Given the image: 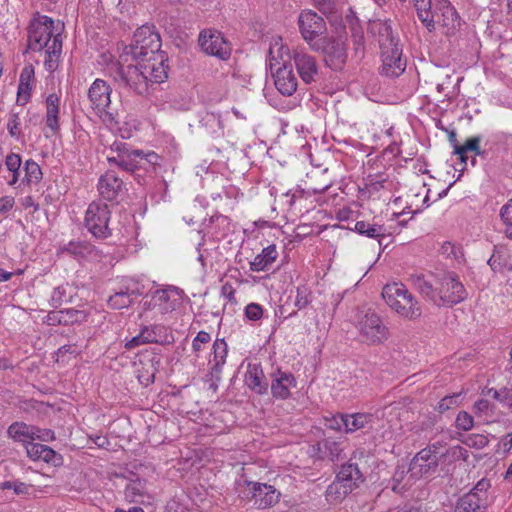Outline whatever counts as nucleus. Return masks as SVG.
<instances>
[{
  "label": "nucleus",
  "instance_id": "obj_1",
  "mask_svg": "<svg viewBox=\"0 0 512 512\" xmlns=\"http://www.w3.org/2000/svg\"><path fill=\"white\" fill-rule=\"evenodd\" d=\"M129 63L119 57V60L109 67V74L120 89L133 92L136 95L148 96L154 85L165 82L168 78L169 67L134 60Z\"/></svg>",
  "mask_w": 512,
  "mask_h": 512
},
{
  "label": "nucleus",
  "instance_id": "obj_2",
  "mask_svg": "<svg viewBox=\"0 0 512 512\" xmlns=\"http://www.w3.org/2000/svg\"><path fill=\"white\" fill-rule=\"evenodd\" d=\"M54 20L46 15L36 13L27 28V50L40 52L45 49V69L54 72L60 62L62 53L61 33H54Z\"/></svg>",
  "mask_w": 512,
  "mask_h": 512
},
{
  "label": "nucleus",
  "instance_id": "obj_3",
  "mask_svg": "<svg viewBox=\"0 0 512 512\" xmlns=\"http://www.w3.org/2000/svg\"><path fill=\"white\" fill-rule=\"evenodd\" d=\"M120 58L124 61L140 60L160 67H169L166 52L161 50V38L153 27H139L132 42L125 46Z\"/></svg>",
  "mask_w": 512,
  "mask_h": 512
},
{
  "label": "nucleus",
  "instance_id": "obj_4",
  "mask_svg": "<svg viewBox=\"0 0 512 512\" xmlns=\"http://www.w3.org/2000/svg\"><path fill=\"white\" fill-rule=\"evenodd\" d=\"M382 297L392 310L405 319L414 320L422 314L419 302L402 283L386 284Z\"/></svg>",
  "mask_w": 512,
  "mask_h": 512
},
{
  "label": "nucleus",
  "instance_id": "obj_5",
  "mask_svg": "<svg viewBox=\"0 0 512 512\" xmlns=\"http://www.w3.org/2000/svg\"><path fill=\"white\" fill-rule=\"evenodd\" d=\"M235 492L245 502L254 501L258 509H266L275 506L281 493L272 485L241 478L235 482Z\"/></svg>",
  "mask_w": 512,
  "mask_h": 512
},
{
  "label": "nucleus",
  "instance_id": "obj_6",
  "mask_svg": "<svg viewBox=\"0 0 512 512\" xmlns=\"http://www.w3.org/2000/svg\"><path fill=\"white\" fill-rule=\"evenodd\" d=\"M365 481L357 464L347 463L341 466L335 480L327 487L326 499L340 502Z\"/></svg>",
  "mask_w": 512,
  "mask_h": 512
},
{
  "label": "nucleus",
  "instance_id": "obj_7",
  "mask_svg": "<svg viewBox=\"0 0 512 512\" xmlns=\"http://www.w3.org/2000/svg\"><path fill=\"white\" fill-rule=\"evenodd\" d=\"M447 456L439 442L428 445L411 459L407 472L414 480L427 477L437 471L440 461Z\"/></svg>",
  "mask_w": 512,
  "mask_h": 512
},
{
  "label": "nucleus",
  "instance_id": "obj_8",
  "mask_svg": "<svg viewBox=\"0 0 512 512\" xmlns=\"http://www.w3.org/2000/svg\"><path fill=\"white\" fill-rule=\"evenodd\" d=\"M356 328L361 342L367 345L382 344L389 337V330L381 317L371 310L358 317Z\"/></svg>",
  "mask_w": 512,
  "mask_h": 512
},
{
  "label": "nucleus",
  "instance_id": "obj_9",
  "mask_svg": "<svg viewBox=\"0 0 512 512\" xmlns=\"http://www.w3.org/2000/svg\"><path fill=\"white\" fill-rule=\"evenodd\" d=\"M111 211L106 203L93 201L85 214V226L96 238H108L112 232L109 228Z\"/></svg>",
  "mask_w": 512,
  "mask_h": 512
},
{
  "label": "nucleus",
  "instance_id": "obj_10",
  "mask_svg": "<svg viewBox=\"0 0 512 512\" xmlns=\"http://www.w3.org/2000/svg\"><path fill=\"white\" fill-rule=\"evenodd\" d=\"M111 92L112 89L109 84L102 79L94 80L88 90V98L91 102L92 108L97 111V113L101 114L104 122H108L110 124L118 123L115 120L113 113L108 111L111 103Z\"/></svg>",
  "mask_w": 512,
  "mask_h": 512
},
{
  "label": "nucleus",
  "instance_id": "obj_11",
  "mask_svg": "<svg viewBox=\"0 0 512 512\" xmlns=\"http://www.w3.org/2000/svg\"><path fill=\"white\" fill-rule=\"evenodd\" d=\"M315 51H321L325 64L334 71L343 69L347 59V51L344 42L339 39H324L322 45L318 42L311 45Z\"/></svg>",
  "mask_w": 512,
  "mask_h": 512
},
{
  "label": "nucleus",
  "instance_id": "obj_12",
  "mask_svg": "<svg viewBox=\"0 0 512 512\" xmlns=\"http://www.w3.org/2000/svg\"><path fill=\"white\" fill-rule=\"evenodd\" d=\"M438 284L440 306H451L466 298L465 288L454 273L445 274L439 279Z\"/></svg>",
  "mask_w": 512,
  "mask_h": 512
},
{
  "label": "nucleus",
  "instance_id": "obj_13",
  "mask_svg": "<svg viewBox=\"0 0 512 512\" xmlns=\"http://www.w3.org/2000/svg\"><path fill=\"white\" fill-rule=\"evenodd\" d=\"M298 26L302 38L310 45L327 30L325 20L311 9L301 11L298 16Z\"/></svg>",
  "mask_w": 512,
  "mask_h": 512
},
{
  "label": "nucleus",
  "instance_id": "obj_14",
  "mask_svg": "<svg viewBox=\"0 0 512 512\" xmlns=\"http://www.w3.org/2000/svg\"><path fill=\"white\" fill-rule=\"evenodd\" d=\"M199 45L208 55L216 56L222 60L230 57L231 48L219 31H202L199 35Z\"/></svg>",
  "mask_w": 512,
  "mask_h": 512
},
{
  "label": "nucleus",
  "instance_id": "obj_15",
  "mask_svg": "<svg viewBox=\"0 0 512 512\" xmlns=\"http://www.w3.org/2000/svg\"><path fill=\"white\" fill-rule=\"evenodd\" d=\"M292 59L298 75L305 84L315 82L319 76V66L314 56L302 49L293 51Z\"/></svg>",
  "mask_w": 512,
  "mask_h": 512
},
{
  "label": "nucleus",
  "instance_id": "obj_16",
  "mask_svg": "<svg viewBox=\"0 0 512 512\" xmlns=\"http://www.w3.org/2000/svg\"><path fill=\"white\" fill-rule=\"evenodd\" d=\"M382 65L380 74L389 78H396L406 69V60L402 58L401 47L381 51Z\"/></svg>",
  "mask_w": 512,
  "mask_h": 512
},
{
  "label": "nucleus",
  "instance_id": "obj_17",
  "mask_svg": "<svg viewBox=\"0 0 512 512\" xmlns=\"http://www.w3.org/2000/svg\"><path fill=\"white\" fill-rule=\"evenodd\" d=\"M271 73L274 77L275 87L283 96H291L296 92L298 79L289 62L283 61L282 66L277 67Z\"/></svg>",
  "mask_w": 512,
  "mask_h": 512
},
{
  "label": "nucleus",
  "instance_id": "obj_18",
  "mask_svg": "<svg viewBox=\"0 0 512 512\" xmlns=\"http://www.w3.org/2000/svg\"><path fill=\"white\" fill-rule=\"evenodd\" d=\"M98 191L101 197L107 201L118 202L119 198L124 194L125 186L122 179L117 177L115 172L107 171L98 181Z\"/></svg>",
  "mask_w": 512,
  "mask_h": 512
},
{
  "label": "nucleus",
  "instance_id": "obj_19",
  "mask_svg": "<svg viewBox=\"0 0 512 512\" xmlns=\"http://www.w3.org/2000/svg\"><path fill=\"white\" fill-rule=\"evenodd\" d=\"M296 384V378L291 372L277 369L271 374V394L276 399H288L291 396L290 389L295 388Z\"/></svg>",
  "mask_w": 512,
  "mask_h": 512
},
{
  "label": "nucleus",
  "instance_id": "obj_20",
  "mask_svg": "<svg viewBox=\"0 0 512 512\" xmlns=\"http://www.w3.org/2000/svg\"><path fill=\"white\" fill-rule=\"evenodd\" d=\"M371 33L377 38L380 50L399 47L398 39L394 36L392 26L387 21H373L370 24Z\"/></svg>",
  "mask_w": 512,
  "mask_h": 512
},
{
  "label": "nucleus",
  "instance_id": "obj_21",
  "mask_svg": "<svg viewBox=\"0 0 512 512\" xmlns=\"http://www.w3.org/2000/svg\"><path fill=\"white\" fill-rule=\"evenodd\" d=\"M435 27L440 25L448 29H455L459 25V16L448 0L435 1Z\"/></svg>",
  "mask_w": 512,
  "mask_h": 512
},
{
  "label": "nucleus",
  "instance_id": "obj_22",
  "mask_svg": "<svg viewBox=\"0 0 512 512\" xmlns=\"http://www.w3.org/2000/svg\"><path fill=\"white\" fill-rule=\"evenodd\" d=\"M58 254H67L77 260L99 257V251L86 241H69L59 247Z\"/></svg>",
  "mask_w": 512,
  "mask_h": 512
},
{
  "label": "nucleus",
  "instance_id": "obj_23",
  "mask_svg": "<svg viewBox=\"0 0 512 512\" xmlns=\"http://www.w3.org/2000/svg\"><path fill=\"white\" fill-rule=\"evenodd\" d=\"M487 503L483 495L468 492L460 497L456 503L455 512H486Z\"/></svg>",
  "mask_w": 512,
  "mask_h": 512
},
{
  "label": "nucleus",
  "instance_id": "obj_24",
  "mask_svg": "<svg viewBox=\"0 0 512 512\" xmlns=\"http://www.w3.org/2000/svg\"><path fill=\"white\" fill-rule=\"evenodd\" d=\"M245 381L249 389L259 395H263L268 392L269 383L259 365L248 366Z\"/></svg>",
  "mask_w": 512,
  "mask_h": 512
},
{
  "label": "nucleus",
  "instance_id": "obj_25",
  "mask_svg": "<svg viewBox=\"0 0 512 512\" xmlns=\"http://www.w3.org/2000/svg\"><path fill=\"white\" fill-rule=\"evenodd\" d=\"M34 81V67L31 64L25 65L20 73L17 94V102H21V105H25L29 101Z\"/></svg>",
  "mask_w": 512,
  "mask_h": 512
},
{
  "label": "nucleus",
  "instance_id": "obj_26",
  "mask_svg": "<svg viewBox=\"0 0 512 512\" xmlns=\"http://www.w3.org/2000/svg\"><path fill=\"white\" fill-rule=\"evenodd\" d=\"M414 8L418 19L429 32L435 30V1L434 0H413Z\"/></svg>",
  "mask_w": 512,
  "mask_h": 512
},
{
  "label": "nucleus",
  "instance_id": "obj_27",
  "mask_svg": "<svg viewBox=\"0 0 512 512\" xmlns=\"http://www.w3.org/2000/svg\"><path fill=\"white\" fill-rule=\"evenodd\" d=\"M414 288L425 298L433 302L435 305L440 306L438 287H434L432 282L426 279L422 274H413L410 276Z\"/></svg>",
  "mask_w": 512,
  "mask_h": 512
},
{
  "label": "nucleus",
  "instance_id": "obj_28",
  "mask_svg": "<svg viewBox=\"0 0 512 512\" xmlns=\"http://www.w3.org/2000/svg\"><path fill=\"white\" fill-rule=\"evenodd\" d=\"M34 425L16 421L9 425L7 435L13 441L23 444L25 447L34 441Z\"/></svg>",
  "mask_w": 512,
  "mask_h": 512
},
{
  "label": "nucleus",
  "instance_id": "obj_29",
  "mask_svg": "<svg viewBox=\"0 0 512 512\" xmlns=\"http://www.w3.org/2000/svg\"><path fill=\"white\" fill-rule=\"evenodd\" d=\"M278 252L275 245H270L262 250L260 254L255 256L250 262V270L260 272L268 270L277 259Z\"/></svg>",
  "mask_w": 512,
  "mask_h": 512
},
{
  "label": "nucleus",
  "instance_id": "obj_30",
  "mask_svg": "<svg viewBox=\"0 0 512 512\" xmlns=\"http://www.w3.org/2000/svg\"><path fill=\"white\" fill-rule=\"evenodd\" d=\"M228 353L227 344L224 339H217L213 344V358L209 361L211 364V374L219 378L222 367L226 362Z\"/></svg>",
  "mask_w": 512,
  "mask_h": 512
},
{
  "label": "nucleus",
  "instance_id": "obj_31",
  "mask_svg": "<svg viewBox=\"0 0 512 512\" xmlns=\"http://www.w3.org/2000/svg\"><path fill=\"white\" fill-rule=\"evenodd\" d=\"M200 128L207 135L220 136L223 134L224 125L221 115L214 112H205L200 118Z\"/></svg>",
  "mask_w": 512,
  "mask_h": 512
},
{
  "label": "nucleus",
  "instance_id": "obj_32",
  "mask_svg": "<svg viewBox=\"0 0 512 512\" xmlns=\"http://www.w3.org/2000/svg\"><path fill=\"white\" fill-rule=\"evenodd\" d=\"M59 97L53 93L46 98V125L53 131L59 130Z\"/></svg>",
  "mask_w": 512,
  "mask_h": 512
},
{
  "label": "nucleus",
  "instance_id": "obj_33",
  "mask_svg": "<svg viewBox=\"0 0 512 512\" xmlns=\"http://www.w3.org/2000/svg\"><path fill=\"white\" fill-rule=\"evenodd\" d=\"M481 136H473L468 138L463 145L456 146V154L459 156V159L462 163H466L468 156V152H473L475 156H481L485 158L486 151L480 149Z\"/></svg>",
  "mask_w": 512,
  "mask_h": 512
},
{
  "label": "nucleus",
  "instance_id": "obj_34",
  "mask_svg": "<svg viewBox=\"0 0 512 512\" xmlns=\"http://www.w3.org/2000/svg\"><path fill=\"white\" fill-rule=\"evenodd\" d=\"M373 415L369 413L346 414L345 433H353L373 423Z\"/></svg>",
  "mask_w": 512,
  "mask_h": 512
},
{
  "label": "nucleus",
  "instance_id": "obj_35",
  "mask_svg": "<svg viewBox=\"0 0 512 512\" xmlns=\"http://www.w3.org/2000/svg\"><path fill=\"white\" fill-rule=\"evenodd\" d=\"M292 57L289 54L288 48L284 47L281 43L275 42L269 47L268 62L271 72L279 66H282L283 61L289 62Z\"/></svg>",
  "mask_w": 512,
  "mask_h": 512
},
{
  "label": "nucleus",
  "instance_id": "obj_36",
  "mask_svg": "<svg viewBox=\"0 0 512 512\" xmlns=\"http://www.w3.org/2000/svg\"><path fill=\"white\" fill-rule=\"evenodd\" d=\"M146 480L136 478L131 480L125 487V498L129 502H141L147 496Z\"/></svg>",
  "mask_w": 512,
  "mask_h": 512
},
{
  "label": "nucleus",
  "instance_id": "obj_37",
  "mask_svg": "<svg viewBox=\"0 0 512 512\" xmlns=\"http://www.w3.org/2000/svg\"><path fill=\"white\" fill-rule=\"evenodd\" d=\"M354 230L360 235L378 239L380 246L383 244V239L386 237V229L383 226L372 225L365 221H357Z\"/></svg>",
  "mask_w": 512,
  "mask_h": 512
},
{
  "label": "nucleus",
  "instance_id": "obj_38",
  "mask_svg": "<svg viewBox=\"0 0 512 512\" xmlns=\"http://www.w3.org/2000/svg\"><path fill=\"white\" fill-rule=\"evenodd\" d=\"M24 177L21 179L20 185L37 184L42 179V170L37 162L32 159L26 160L24 163Z\"/></svg>",
  "mask_w": 512,
  "mask_h": 512
},
{
  "label": "nucleus",
  "instance_id": "obj_39",
  "mask_svg": "<svg viewBox=\"0 0 512 512\" xmlns=\"http://www.w3.org/2000/svg\"><path fill=\"white\" fill-rule=\"evenodd\" d=\"M487 264L493 271L503 272L504 270L512 271V258L507 256L503 251L495 250L487 261Z\"/></svg>",
  "mask_w": 512,
  "mask_h": 512
},
{
  "label": "nucleus",
  "instance_id": "obj_40",
  "mask_svg": "<svg viewBox=\"0 0 512 512\" xmlns=\"http://www.w3.org/2000/svg\"><path fill=\"white\" fill-rule=\"evenodd\" d=\"M22 160L19 154L9 153L5 158V166L11 177L7 180L8 185L14 186L20 177V167Z\"/></svg>",
  "mask_w": 512,
  "mask_h": 512
},
{
  "label": "nucleus",
  "instance_id": "obj_41",
  "mask_svg": "<svg viewBox=\"0 0 512 512\" xmlns=\"http://www.w3.org/2000/svg\"><path fill=\"white\" fill-rule=\"evenodd\" d=\"M316 446L318 451L322 453L321 458L328 457L332 461L338 459L342 451L340 444L332 439L320 441Z\"/></svg>",
  "mask_w": 512,
  "mask_h": 512
},
{
  "label": "nucleus",
  "instance_id": "obj_42",
  "mask_svg": "<svg viewBox=\"0 0 512 512\" xmlns=\"http://www.w3.org/2000/svg\"><path fill=\"white\" fill-rule=\"evenodd\" d=\"M110 163H115L117 166L125 171L133 172L137 169L144 168L141 163L139 156L127 155L120 158L108 157Z\"/></svg>",
  "mask_w": 512,
  "mask_h": 512
},
{
  "label": "nucleus",
  "instance_id": "obj_43",
  "mask_svg": "<svg viewBox=\"0 0 512 512\" xmlns=\"http://www.w3.org/2000/svg\"><path fill=\"white\" fill-rule=\"evenodd\" d=\"M132 294H134V292H132L131 294L128 293L127 291L117 292L109 297L108 305L113 309L127 308L133 302L131 297Z\"/></svg>",
  "mask_w": 512,
  "mask_h": 512
},
{
  "label": "nucleus",
  "instance_id": "obj_44",
  "mask_svg": "<svg viewBox=\"0 0 512 512\" xmlns=\"http://www.w3.org/2000/svg\"><path fill=\"white\" fill-rule=\"evenodd\" d=\"M7 130L11 137L17 140L21 138L22 130L20 112H17L15 110L11 111L7 121Z\"/></svg>",
  "mask_w": 512,
  "mask_h": 512
},
{
  "label": "nucleus",
  "instance_id": "obj_45",
  "mask_svg": "<svg viewBox=\"0 0 512 512\" xmlns=\"http://www.w3.org/2000/svg\"><path fill=\"white\" fill-rule=\"evenodd\" d=\"M460 396H461V393H454L452 395H447V396L443 397L438 402L436 410L439 413H445L446 411H448L450 409H454V408L458 407L461 403Z\"/></svg>",
  "mask_w": 512,
  "mask_h": 512
},
{
  "label": "nucleus",
  "instance_id": "obj_46",
  "mask_svg": "<svg viewBox=\"0 0 512 512\" xmlns=\"http://www.w3.org/2000/svg\"><path fill=\"white\" fill-rule=\"evenodd\" d=\"M62 320L67 321L66 325L80 323L86 320L87 314L82 310H76L73 308L60 310Z\"/></svg>",
  "mask_w": 512,
  "mask_h": 512
},
{
  "label": "nucleus",
  "instance_id": "obj_47",
  "mask_svg": "<svg viewBox=\"0 0 512 512\" xmlns=\"http://www.w3.org/2000/svg\"><path fill=\"white\" fill-rule=\"evenodd\" d=\"M311 302V291L310 289L303 285L297 287L296 291V299H295V306L301 310L307 307Z\"/></svg>",
  "mask_w": 512,
  "mask_h": 512
},
{
  "label": "nucleus",
  "instance_id": "obj_48",
  "mask_svg": "<svg viewBox=\"0 0 512 512\" xmlns=\"http://www.w3.org/2000/svg\"><path fill=\"white\" fill-rule=\"evenodd\" d=\"M440 253L446 258L459 261L463 258L462 249L451 242H444L441 245Z\"/></svg>",
  "mask_w": 512,
  "mask_h": 512
},
{
  "label": "nucleus",
  "instance_id": "obj_49",
  "mask_svg": "<svg viewBox=\"0 0 512 512\" xmlns=\"http://www.w3.org/2000/svg\"><path fill=\"white\" fill-rule=\"evenodd\" d=\"M455 426L459 430L469 431L474 426V419L468 412L460 411L456 417Z\"/></svg>",
  "mask_w": 512,
  "mask_h": 512
},
{
  "label": "nucleus",
  "instance_id": "obj_50",
  "mask_svg": "<svg viewBox=\"0 0 512 512\" xmlns=\"http://www.w3.org/2000/svg\"><path fill=\"white\" fill-rule=\"evenodd\" d=\"M346 414H336L325 418V426L328 429L345 432Z\"/></svg>",
  "mask_w": 512,
  "mask_h": 512
},
{
  "label": "nucleus",
  "instance_id": "obj_51",
  "mask_svg": "<svg viewBox=\"0 0 512 512\" xmlns=\"http://www.w3.org/2000/svg\"><path fill=\"white\" fill-rule=\"evenodd\" d=\"M167 287H168V291L171 292V296H172L173 300H171V304H169L163 308V310L165 312L175 310L176 307L180 304L181 300H183V298L186 296L184 291L179 287H176L173 285H170Z\"/></svg>",
  "mask_w": 512,
  "mask_h": 512
},
{
  "label": "nucleus",
  "instance_id": "obj_52",
  "mask_svg": "<svg viewBox=\"0 0 512 512\" xmlns=\"http://www.w3.org/2000/svg\"><path fill=\"white\" fill-rule=\"evenodd\" d=\"M0 487H1V489L13 490L16 495L28 494V492L31 488L30 485H28L24 482H20L18 480L4 481L3 483H1Z\"/></svg>",
  "mask_w": 512,
  "mask_h": 512
},
{
  "label": "nucleus",
  "instance_id": "obj_53",
  "mask_svg": "<svg viewBox=\"0 0 512 512\" xmlns=\"http://www.w3.org/2000/svg\"><path fill=\"white\" fill-rule=\"evenodd\" d=\"M64 302H67V286L56 287L50 298V305L53 308L60 307Z\"/></svg>",
  "mask_w": 512,
  "mask_h": 512
},
{
  "label": "nucleus",
  "instance_id": "obj_54",
  "mask_svg": "<svg viewBox=\"0 0 512 512\" xmlns=\"http://www.w3.org/2000/svg\"><path fill=\"white\" fill-rule=\"evenodd\" d=\"M264 309L258 303H249L244 309V315L249 321H258L263 317Z\"/></svg>",
  "mask_w": 512,
  "mask_h": 512
},
{
  "label": "nucleus",
  "instance_id": "obj_55",
  "mask_svg": "<svg viewBox=\"0 0 512 512\" xmlns=\"http://www.w3.org/2000/svg\"><path fill=\"white\" fill-rule=\"evenodd\" d=\"M111 149L118 153L116 158L124 157L127 155H142V150L131 149L128 144L124 142H114L111 146Z\"/></svg>",
  "mask_w": 512,
  "mask_h": 512
},
{
  "label": "nucleus",
  "instance_id": "obj_56",
  "mask_svg": "<svg viewBox=\"0 0 512 512\" xmlns=\"http://www.w3.org/2000/svg\"><path fill=\"white\" fill-rule=\"evenodd\" d=\"M464 443L469 447L482 449L488 445L489 440L485 435L482 434H470L467 436Z\"/></svg>",
  "mask_w": 512,
  "mask_h": 512
},
{
  "label": "nucleus",
  "instance_id": "obj_57",
  "mask_svg": "<svg viewBox=\"0 0 512 512\" xmlns=\"http://www.w3.org/2000/svg\"><path fill=\"white\" fill-rule=\"evenodd\" d=\"M489 393H492L494 399L498 400L503 404H507L512 407V389L503 388L501 390H496L491 388Z\"/></svg>",
  "mask_w": 512,
  "mask_h": 512
},
{
  "label": "nucleus",
  "instance_id": "obj_58",
  "mask_svg": "<svg viewBox=\"0 0 512 512\" xmlns=\"http://www.w3.org/2000/svg\"><path fill=\"white\" fill-rule=\"evenodd\" d=\"M323 14H332L336 9V0H312Z\"/></svg>",
  "mask_w": 512,
  "mask_h": 512
},
{
  "label": "nucleus",
  "instance_id": "obj_59",
  "mask_svg": "<svg viewBox=\"0 0 512 512\" xmlns=\"http://www.w3.org/2000/svg\"><path fill=\"white\" fill-rule=\"evenodd\" d=\"M34 440H40L43 442L53 441L55 439V433L51 429H42L34 426Z\"/></svg>",
  "mask_w": 512,
  "mask_h": 512
},
{
  "label": "nucleus",
  "instance_id": "obj_60",
  "mask_svg": "<svg viewBox=\"0 0 512 512\" xmlns=\"http://www.w3.org/2000/svg\"><path fill=\"white\" fill-rule=\"evenodd\" d=\"M211 340V336L206 331H199L196 337L192 342V349L195 353H198L201 350L202 344H207Z\"/></svg>",
  "mask_w": 512,
  "mask_h": 512
},
{
  "label": "nucleus",
  "instance_id": "obj_61",
  "mask_svg": "<svg viewBox=\"0 0 512 512\" xmlns=\"http://www.w3.org/2000/svg\"><path fill=\"white\" fill-rule=\"evenodd\" d=\"M26 452L28 457H30L33 460H40L42 450H43V444L34 443V441L30 442L28 445H26Z\"/></svg>",
  "mask_w": 512,
  "mask_h": 512
},
{
  "label": "nucleus",
  "instance_id": "obj_62",
  "mask_svg": "<svg viewBox=\"0 0 512 512\" xmlns=\"http://www.w3.org/2000/svg\"><path fill=\"white\" fill-rule=\"evenodd\" d=\"M154 298L160 305H163V308L171 304V300H173L171 292L168 291V287L165 289L157 290L155 292Z\"/></svg>",
  "mask_w": 512,
  "mask_h": 512
},
{
  "label": "nucleus",
  "instance_id": "obj_63",
  "mask_svg": "<svg viewBox=\"0 0 512 512\" xmlns=\"http://www.w3.org/2000/svg\"><path fill=\"white\" fill-rule=\"evenodd\" d=\"M354 51L355 56L359 59L363 58L365 52L364 36L362 33L354 35Z\"/></svg>",
  "mask_w": 512,
  "mask_h": 512
},
{
  "label": "nucleus",
  "instance_id": "obj_64",
  "mask_svg": "<svg viewBox=\"0 0 512 512\" xmlns=\"http://www.w3.org/2000/svg\"><path fill=\"white\" fill-rule=\"evenodd\" d=\"M500 217L506 225L512 226V200L501 208Z\"/></svg>",
  "mask_w": 512,
  "mask_h": 512
}]
</instances>
